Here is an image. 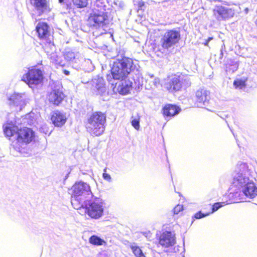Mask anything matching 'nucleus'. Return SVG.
<instances>
[{"mask_svg":"<svg viewBox=\"0 0 257 257\" xmlns=\"http://www.w3.org/2000/svg\"><path fill=\"white\" fill-rule=\"evenodd\" d=\"M108 81L113 86V91L124 95L132 88L140 89L143 85V77L138 65L130 58L123 57L115 61L111 68V74L107 75Z\"/></svg>","mask_w":257,"mask_h":257,"instance_id":"1","label":"nucleus"},{"mask_svg":"<svg viewBox=\"0 0 257 257\" xmlns=\"http://www.w3.org/2000/svg\"><path fill=\"white\" fill-rule=\"evenodd\" d=\"M251 171L245 163L239 162L232 173L233 186L240 187L244 195L249 198L257 196V186L250 179Z\"/></svg>","mask_w":257,"mask_h":257,"instance_id":"2","label":"nucleus"},{"mask_svg":"<svg viewBox=\"0 0 257 257\" xmlns=\"http://www.w3.org/2000/svg\"><path fill=\"white\" fill-rule=\"evenodd\" d=\"M6 136L12 142V146L18 152L21 151V145L30 143L35 138V132L27 127L18 130L17 127L6 126L4 128Z\"/></svg>","mask_w":257,"mask_h":257,"instance_id":"3","label":"nucleus"},{"mask_svg":"<svg viewBox=\"0 0 257 257\" xmlns=\"http://www.w3.org/2000/svg\"><path fill=\"white\" fill-rule=\"evenodd\" d=\"M72 194L71 202L72 206L76 209H80V205L83 204L94 196L89 184L84 182H76L72 187Z\"/></svg>","mask_w":257,"mask_h":257,"instance_id":"4","label":"nucleus"},{"mask_svg":"<svg viewBox=\"0 0 257 257\" xmlns=\"http://www.w3.org/2000/svg\"><path fill=\"white\" fill-rule=\"evenodd\" d=\"M105 123V113L100 111H96L88 116L85 125L87 132L91 135L99 136L104 132Z\"/></svg>","mask_w":257,"mask_h":257,"instance_id":"5","label":"nucleus"},{"mask_svg":"<svg viewBox=\"0 0 257 257\" xmlns=\"http://www.w3.org/2000/svg\"><path fill=\"white\" fill-rule=\"evenodd\" d=\"M88 25L92 29L97 30L99 35L111 33L109 21L106 13L104 11L91 14L88 19Z\"/></svg>","mask_w":257,"mask_h":257,"instance_id":"6","label":"nucleus"},{"mask_svg":"<svg viewBox=\"0 0 257 257\" xmlns=\"http://www.w3.org/2000/svg\"><path fill=\"white\" fill-rule=\"evenodd\" d=\"M84 208L85 212L92 218L101 217L104 211V203L102 199L93 196L92 198L80 205V208Z\"/></svg>","mask_w":257,"mask_h":257,"instance_id":"7","label":"nucleus"},{"mask_svg":"<svg viewBox=\"0 0 257 257\" xmlns=\"http://www.w3.org/2000/svg\"><path fill=\"white\" fill-rule=\"evenodd\" d=\"M43 79L44 75L41 70L32 68H29L28 72L23 75L22 80L27 84L30 87L33 88L41 84Z\"/></svg>","mask_w":257,"mask_h":257,"instance_id":"8","label":"nucleus"},{"mask_svg":"<svg viewBox=\"0 0 257 257\" xmlns=\"http://www.w3.org/2000/svg\"><path fill=\"white\" fill-rule=\"evenodd\" d=\"M180 39V32L170 30L166 32L161 39V45L164 49H168L178 43Z\"/></svg>","mask_w":257,"mask_h":257,"instance_id":"9","label":"nucleus"},{"mask_svg":"<svg viewBox=\"0 0 257 257\" xmlns=\"http://www.w3.org/2000/svg\"><path fill=\"white\" fill-rule=\"evenodd\" d=\"M11 106L16 107L17 110H21L29 102V98L26 93H14L8 98Z\"/></svg>","mask_w":257,"mask_h":257,"instance_id":"10","label":"nucleus"},{"mask_svg":"<svg viewBox=\"0 0 257 257\" xmlns=\"http://www.w3.org/2000/svg\"><path fill=\"white\" fill-rule=\"evenodd\" d=\"M36 30L39 38L46 41L45 49L47 50V47L49 46L53 51L55 49V47L49 38L50 36L49 26L46 23L40 22L37 24Z\"/></svg>","mask_w":257,"mask_h":257,"instance_id":"11","label":"nucleus"},{"mask_svg":"<svg viewBox=\"0 0 257 257\" xmlns=\"http://www.w3.org/2000/svg\"><path fill=\"white\" fill-rule=\"evenodd\" d=\"M91 84L93 91L96 95H100L103 101L108 99V92L106 91L104 80L102 77L93 79Z\"/></svg>","mask_w":257,"mask_h":257,"instance_id":"12","label":"nucleus"},{"mask_svg":"<svg viewBox=\"0 0 257 257\" xmlns=\"http://www.w3.org/2000/svg\"><path fill=\"white\" fill-rule=\"evenodd\" d=\"M213 14L217 21H221L232 17L234 12L233 10L228 7L217 5L214 8Z\"/></svg>","mask_w":257,"mask_h":257,"instance_id":"13","label":"nucleus"},{"mask_svg":"<svg viewBox=\"0 0 257 257\" xmlns=\"http://www.w3.org/2000/svg\"><path fill=\"white\" fill-rule=\"evenodd\" d=\"M195 104L198 107L205 108L209 104L210 92L205 88H200L196 92Z\"/></svg>","mask_w":257,"mask_h":257,"instance_id":"14","label":"nucleus"},{"mask_svg":"<svg viewBox=\"0 0 257 257\" xmlns=\"http://www.w3.org/2000/svg\"><path fill=\"white\" fill-rule=\"evenodd\" d=\"M31 4L39 16L47 14L51 11V8L47 0H31Z\"/></svg>","mask_w":257,"mask_h":257,"instance_id":"15","label":"nucleus"},{"mask_svg":"<svg viewBox=\"0 0 257 257\" xmlns=\"http://www.w3.org/2000/svg\"><path fill=\"white\" fill-rule=\"evenodd\" d=\"M176 243L175 234L171 231L164 232L159 238V244L164 247L173 246Z\"/></svg>","mask_w":257,"mask_h":257,"instance_id":"16","label":"nucleus"},{"mask_svg":"<svg viewBox=\"0 0 257 257\" xmlns=\"http://www.w3.org/2000/svg\"><path fill=\"white\" fill-rule=\"evenodd\" d=\"M67 120L66 114L63 112L56 110L53 112L51 120L56 126L61 127L63 125Z\"/></svg>","mask_w":257,"mask_h":257,"instance_id":"17","label":"nucleus"},{"mask_svg":"<svg viewBox=\"0 0 257 257\" xmlns=\"http://www.w3.org/2000/svg\"><path fill=\"white\" fill-rule=\"evenodd\" d=\"M64 97L65 95L62 90L54 89L49 95V100L50 102L58 105L63 101Z\"/></svg>","mask_w":257,"mask_h":257,"instance_id":"18","label":"nucleus"},{"mask_svg":"<svg viewBox=\"0 0 257 257\" xmlns=\"http://www.w3.org/2000/svg\"><path fill=\"white\" fill-rule=\"evenodd\" d=\"M229 191V197L232 201L234 202L242 201V197L244 194L242 192V189L240 187H236L232 185Z\"/></svg>","mask_w":257,"mask_h":257,"instance_id":"19","label":"nucleus"},{"mask_svg":"<svg viewBox=\"0 0 257 257\" xmlns=\"http://www.w3.org/2000/svg\"><path fill=\"white\" fill-rule=\"evenodd\" d=\"M180 110L179 107L172 104L166 105L163 109V114L166 116V119L178 114Z\"/></svg>","mask_w":257,"mask_h":257,"instance_id":"20","label":"nucleus"},{"mask_svg":"<svg viewBox=\"0 0 257 257\" xmlns=\"http://www.w3.org/2000/svg\"><path fill=\"white\" fill-rule=\"evenodd\" d=\"M166 87L170 92L179 91L182 87V83L179 78L174 77L167 84Z\"/></svg>","mask_w":257,"mask_h":257,"instance_id":"21","label":"nucleus"},{"mask_svg":"<svg viewBox=\"0 0 257 257\" xmlns=\"http://www.w3.org/2000/svg\"><path fill=\"white\" fill-rule=\"evenodd\" d=\"M64 57L67 62L70 64L77 63L79 61V53L72 50H66L64 53Z\"/></svg>","mask_w":257,"mask_h":257,"instance_id":"22","label":"nucleus"},{"mask_svg":"<svg viewBox=\"0 0 257 257\" xmlns=\"http://www.w3.org/2000/svg\"><path fill=\"white\" fill-rule=\"evenodd\" d=\"M128 246L135 257H146L142 250L136 242H129Z\"/></svg>","mask_w":257,"mask_h":257,"instance_id":"23","label":"nucleus"},{"mask_svg":"<svg viewBox=\"0 0 257 257\" xmlns=\"http://www.w3.org/2000/svg\"><path fill=\"white\" fill-rule=\"evenodd\" d=\"M89 242L92 244L101 245H102L105 241L103 239L97 235H93L89 238Z\"/></svg>","mask_w":257,"mask_h":257,"instance_id":"24","label":"nucleus"},{"mask_svg":"<svg viewBox=\"0 0 257 257\" xmlns=\"http://www.w3.org/2000/svg\"><path fill=\"white\" fill-rule=\"evenodd\" d=\"M238 66V65L236 62L230 60L226 64V71L233 72L237 69Z\"/></svg>","mask_w":257,"mask_h":257,"instance_id":"25","label":"nucleus"},{"mask_svg":"<svg viewBox=\"0 0 257 257\" xmlns=\"http://www.w3.org/2000/svg\"><path fill=\"white\" fill-rule=\"evenodd\" d=\"M89 0H72L73 5L77 8H84L87 6Z\"/></svg>","mask_w":257,"mask_h":257,"instance_id":"26","label":"nucleus"},{"mask_svg":"<svg viewBox=\"0 0 257 257\" xmlns=\"http://www.w3.org/2000/svg\"><path fill=\"white\" fill-rule=\"evenodd\" d=\"M83 65L84 67V69L87 72H90L94 70V66L92 61L89 59L85 60Z\"/></svg>","mask_w":257,"mask_h":257,"instance_id":"27","label":"nucleus"},{"mask_svg":"<svg viewBox=\"0 0 257 257\" xmlns=\"http://www.w3.org/2000/svg\"><path fill=\"white\" fill-rule=\"evenodd\" d=\"M233 85L235 88L242 89L245 86V82L241 80H236L233 82Z\"/></svg>","mask_w":257,"mask_h":257,"instance_id":"28","label":"nucleus"},{"mask_svg":"<svg viewBox=\"0 0 257 257\" xmlns=\"http://www.w3.org/2000/svg\"><path fill=\"white\" fill-rule=\"evenodd\" d=\"M226 204L225 202H216L213 205L212 207V212L211 213H213L217 210H218L220 208L222 207L224 205H225Z\"/></svg>","mask_w":257,"mask_h":257,"instance_id":"29","label":"nucleus"},{"mask_svg":"<svg viewBox=\"0 0 257 257\" xmlns=\"http://www.w3.org/2000/svg\"><path fill=\"white\" fill-rule=\"evenodd\" d=\"M132 125L133 127L136 129L137 130H139L140 129V119L139 118H134L132 119Z\"/></svg>","mask_w":257,"mask_h":257,"instance_id":"30","label":"nucleus"},{"mask_svg":"<svg viewBox=\"0 0 257 257\" xmlns=\"http://www.w3.org/2000/svg\"><path fill=\"white\" fill-rule=\"evenodd\" d=\"M210 214V213H203L201 211H198L194 215V217L196 219H200L205 216H207Z\"/></svg>","mask_w":257,"mask_h":257,"instance_id":"31","label":"nucleus"},{"mask_svg":"<svg viewBox=\"0 0 257 257\" xmlns=\"http://www.w3.org/2000/svg\"><path fill=\"white\" fill-rule=\"evenodd\" d=\"M183 206L182 205L178 204L175 206L173 209L174 213L175 214H178L181 211L183 210Z\"/></svg>","mask_w":257,"mask_h":257,"instance_id":"32","label":"nucleus"},{"mask_svg":"<svg viewBox=\"0 0 257 257\" xmlns=\"http://www.w3.org/2000/svg\"><path fill=\"white\" fill-rule=\"evenodd\" d=\"M106 169H104V172L102 174V177L103 179L108 182H111V178L109 174L106 173Z\"/></svg>","mask_w":257,"mask_h":257,"instance_id":"33","label":"nucleus"},{"mask_svg":"<svg viewBox=\"0 0 257 257\" xmlns=\"http://www.w3.org/2000/svg\"><path fill=\"white\" fill-rule=\"evenodd\" d=\"M225 52V46L224 43L221 46L220 51V57L219 59H222L223 56V52Z\"/></svg>","mask_w":257,"mask_h":257,"instance_id":"34","label":"nucleus"},{"mask_svg":"<svg viewBox=\"0 0 257 257\" xmlns=\"http://www.w3.org/2000/svg\"><path fill=\"white\" fill-rule=\"evenodd\" d=\"M50 56L51 59H53L54 61H57L56 59L58 58V56L56 54L52 53L51 54H50Z\"/></svg>","mask_w":257,"mask_h":257,"instance_id":"35","label":"nucleus"},{"mask_svg":"<svg viewBox=\"0 0 257 257\" xmlns=\"http://www.w3.org/2000/svg\"><path fill=\"white\" fill-rule=\"evenodd\" d=\"M63 72L66 75H69L70 74V72L67 70H64Z\"/></svg>","mask_w":257,"mask_h":257,"instance_id":"36","label":"nucleus"},{"mask_svg":"<svg viewBox=\"0 0 257 257\" xmlns=\"http://www.w3.org/2000/svg\"><path fill=\"white\" fill-rule=\"evenodd\" d=\"M69 173H70V172H68V173L66 174V175L65 176V178H64V180H66V179L68 178V176H69Z\"/></svg>","mask_w":257,"mask_h":257,"instance_id":"37","label":"nucleus"},{"mask_svg":"<svg viewBox=\"0 0 257 257\" xmlns=\"http://www.w3.org/2000/svg\"><path fill=\"white\" fill-rule=\"evenodd\" d=\"M99 2H100V0H97V1H96V5L97 6H98V7H99V4H98V3H99Z\"/></svg>","mask_w":257,"mask_h":257,"instance_id":"38","label":"nucleus"},{"mask_svg":"<svg viewBox=\"0 0 257 257\" xmlns=\"http://www.w3.org/2000/svg\"><path fill=\"white\" fill-rule=\"evenodd\" d=\"M154 83H155V85H156L157 83H159L158 80L157 79H155Z\"/></svg>","mask_w":257,"mask_h":257,"instance_id":"39","label":"nucleus"},{"mask_svg":"<svg viewBox=\"0 0 257 257\" xmlns=\"http://www.w3.org/2000/svg\"><path fill=\"white\" fill-rule=\"evenodd\" d=\"M58 1H59V2L61 4L63 3L64 1V0H58Z\"/></svg>","mask_w":257,"mask_h":257,"instance_id":"40","label":"nucleus"},{"mask_svg":"<svg viewBox=\"0 0 257 257\" xmlns=\"http://www.w3.org/2000/svg\"><path fill=\"white\" fill-rule=\"evenodd\" d=\"M212 38L210 37V38H209L208 39V41H210L211 40H212Z\"/></svg>","mask_w":257,"mask_h":257,"instance_id":"41","label":"nucleus"},{"mask_svg":"<svg viewBox=\"0 0 257 257\" xmlns=\"http://www.w3.org/2000/svg\"><path fill=\"white\" fill-rule=\"evenodd\" d=\"M46 52H47V53H49V52L48 51H47V50H46Z\"/></svg>","mask_w":257,"mask_h":257,"instance_id":"42","label":"nucleus"}]
</instances>
